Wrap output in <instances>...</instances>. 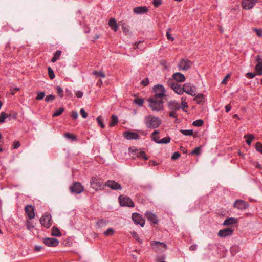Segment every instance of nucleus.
Wrapping results in <instances>:
<instances>
[{
    "label": "nucleus",
    "instance_id": "43",
    "mask_svg": "<svg viewBox=\"0 0 262 262\" xmlns=\"http://www.w3.org/2000/svg\"><path fill=\"white\" fill-rule=\"evenodd\" d=\"M48 71L49 76L50 77L51 79H53L55 77V75L53 70L52 69V68L50 67H49L48 68Z\"/></svg>",
    "mask_w": 262,
    "mask_h": 262
},
{
    "label": "nucleus",
    "instance_id": "26",
    "mask_svg": "<svg viewBox=\"0 0 262 262\" xmlns=\"http://www.w3.org/2000/svg\"><path fill=\"white\" fill-rule=\"evenodd\" d=\"M108 25L110 27V28L115 32L117 31L118 29V26L117 25L116 21L114 18H111L108 21Z\"/></svg>",
    "mask_w": 262,
    "mask_h": 262
},
{
    "label": "nucleus",
    "instance_id": "5",
    "mask_svg": "<svg viewBox=\"0 0 262 262\" xmlns=\"http://www.w3.org/2000/svg\"><path fill=\"white\" fill-rule=\"evenodd\" d=\"M118 199L120 206L129 207H134V202L128 196L120 195Z\"/></svg>",
    "mask_w": 262,
    "mask_h": 262
},
{
    "label": "nucleus",
    "instance_id": "38",
    "mask_svg": "<svg viewBox=\"0 0 262 262\" xmlns=\"http://www.w3.org/2000/svg\"><path fill=\"white\" fill-rule=\"evenodd\" d=\"M45 95V93L44 92H38L37 95L35 99L37 100H42Z\"/></svg>",
    "mask_w": 262,
    "mask_h": 262
},
{
    "label": "nucleus",
    "instance_id": "36",
    "mask_svg": "<svg viewBox=\"0 0 262 262\" xmlns=\"http://www.w3.org/2000/svg\"><path fill=\"white\" fill-rule=\"evenodd\" d=\"M97 121L98 124L102 128H104L105 127V125L103 122V118L101 116H99L97 117Z\"/></svg>",
    "mask_w": 262,
    "mask_h": 262
},
{
    "label": "nucleus",
    "instance_id": "30",
    "mask_svg": "<svg viewBox=\"0 0 262 262\" xmlns=\"http://www.w3.org/2000/svg\"><path fill=\"white\" fill-rule=\"evenodd\" d=\"M52 234L54 236L59 237L61 235V233L59 229L56 227H53L52 229Z\"/></svg>",
    "mask_w": 262,
    "mask_h": 262
},
{
    "label": "nucleus",
    "instance_id": "35",
    "mask_svg": "<svg viewBox=\"0 0 262 262\" xmlns=\"http://www.w3.org/2000/svg\"><path fill=\"white\" fill-rule=\"evenodd\" d=\"M25 225L27 227V228L29 230L34 228V225H33L32 222L29 219L26 221Z\"/></svg>",
    "mask_w": 262,
    "mask_h": 262
},
{
    "label": "nucleus",
    "instance_id": "3",
    "mask_svg": "<svg viewBox=\"0 0 262 262\" xmlns=\"http://www.w3.org/2000/svg\"><path fill=\"white\" fill-rule=\"evenodd\" d=\"M153 91L155 93L152 97L164 99L166 96V90L164 87L161 84H157L153 88Z\"/></svg>",
    "mask_w": 262,
    "mask_h": 262
},
{
    "label": "nucleus",
    "instance_id": "7",
    "mask_svg": "<svg viewBox=\"0 0 262 262\" xmlns=\"http://www.w3.org/2000/svg\"><path fill=\"white\" fill-rule=\"evenodd\" d=\"M192 62L186 58L182 59L179 62L178 67L180 70L187 71L192 66Z\"/></svg>",
    "mask_w": 262,
    "mask_h": 262
},
{
    "label": "nucleus",
    "instance_id": "17",
    "mask_svg": "<svg viewBox=\"0 0 262 262\" xmlns=\"http://www.w3.org/2000/svg\"><path fill=\"white\" fill-rule=\"evenodd\" d=\"M124 137L127 140H138L140 139V135L135 132L125 131L123 133Z\"/></svg>",
    "mask_w": 262,
    "mask_h": 262
},
{
    "label": "nucleus",
    "instance_id": "44",
    "mask_svg": "<svg viewBox=\"0 0 262 262\" xmlns=\"http://www.w3.org/2000/svg\"><path fill=\"white\" fill-rule=\"evenodd\" d=\"M255 71L257 75H262V65H257L255 66Z\"/></svg>",
    "mask_w": 262,
    "mask_h": 262
},
{
    "label": "nucleus",
    "instance_id": "13",
    "mask_svg": "<svg viewBox=\"0 0 262 262\" xmlns=\"http://www.w3.org/2000/svg\"><path fill=\"white\" fill-rule=\"evenodd\" d=\"M132 220L135 224H139L141 227H143L145 224V220L138 213H134L132 216Z\"/></svg>",
    "mask_w": 262,
    "mask_h": 262
},
{
    "label": "nucleus",
    "instance_id": "4",
    "mask_svg": "<svg viewBox=\"0 0 262 262\" xmlns=\"http://www.w3.org/2000/svg\"><path fill=\"white\" fill-rule=\"evenodd\" d=\"M90 185L92 188L96 191L101 190L103 188V182L101 179L95 177L92 178L90 182Z\"/></svg>",
    "mask_w": 262,
    "mask_h": 262
},
{
    "label": "nucleus",
    "instance_id": "9",
    "mask_svg": "<svg viewBox=\"0 0 262 262\" xmlns=\"http://www.w3.org/2000/svg\"><path fill=\"white\" fill-rule=\"evenodd\" d=\"M184 92L192 96L195 95V87L190 83H186L183 85Z\"/></svg>",
    "mask_w": 262,
    "mask_h": 262
},
{
    "label": "nucleus",
    "instance_id": "61",
    "mask_svg": "<svg viewBox=\"0 0 262 262\" xmlns=\"http://www.w3.org/2000/svg\"><path fill=\"white\" fill-rule=\"evenodd\" d=\"M161 4V0H153V5L155 7H158Z\"/></svg>",
    "mask_w": 262,
    "mask_h": 262
},
{
    "label": "nucleus",
    "instance_id": "14",
    "mask_svg": "<svg viewBox=\"0 0 262 262\" xmlns=\"http://www.w3.org/2000/svg\"><path fill=\"white\" fill-rule=\"evenodd\" d=\"M59 241L55 238H45L43 239V243L47 246L55 247L59 244Z\"/></svg>",
    "mask_w": 262,
    "mask_h": 262
},
{
    "label": "nucleus",
    "instance_id": "11",
    "mask_svg": "<svg viewBox=\"0 0 262 262\" xmlns=\"http://www.w3.org/2000/svg\"><path fill=\"white\" fill-rule=\"evenodd\" d=\"M169 85L178 94L182 95L184 93L183 86L173 82H169Z\"/></svg>",
    "mask_w": 262,
    "mask_h": 262
},
{
    "label": "nucleus",
    "instance_id": "27",
    "mask_svg": "<svg viewBox=\"0 0 262 262\" xmlns=\"http://www.w3.org/2000/svg\"><path fill=\"white\" fill-rule=\"evenodd\" d=\"M237 222V220L236 219L233 217H229L224 221L223 225L225 226L230 225L236 224Z\"/></svg>",
    "mask_w": 262,
    "mask_h": 262
},
{
    "label": "nucleus",
    "instance_id": "39",
    "mask_svg": "<svg viewBox=\"0 0 262 262\" xmlns=\"http://www.w3.org/2000/svg\"><path fill=\"white\" fill-rule=\"evenodd\" d=\"M7 117V114L4 112H2L0 114V123H4Z\"/></svg>",
    "mask_w": 262,
    "mask_h": 262
},
{
    "label": "nucleus",
    "instance_id": "63",
    "mask_svg": "<svg viewBox=\"0 0 262 262\" xmlns=\"http://www.w3.org/2000/svg\"><path fill=\"white\" fill-rule=\"evenodd\" d=\"M65 93H66V95L67 96L69 97V98L72 97V96L73 95L72 92L68 89H66V90L65 91Z\"/></svg>",
    "mask_w": 262,
    "mask_h": 262
},
{
    "label": "nucleus",
    "instance_id": "2",
    "mask_svg": "<svg viewBox=\"0 0 262 262\" xmlns=\"http://www.w3.org/2000/svg\"><path fill=\"white\" fill-rule=\"evenodd\" d=\"M144 123L147 127L150 128H156L161 124V121L158 117L149 115L145 117Z\"/></svg>",
    "mask_w": 262,
    "mask_h": 262
},
{
    "label": "nucleus",
    "instance_id": "50",
    "mask_svg": "<svg viewBox=\"0 0 262 262\" xmlns=\"http://www.w3.org/2000/svg\"><path fill=\"white\" fill-rule=\"evenodd\" d=\"M253 30L258 37H262V29L254 28Z\"/></svg>",
    "mask_w": 262,
    "mask_h": 262
},
{
    "label": "nucleus",
    "instance_id": "52",
    "mask_svg": "<svg viewBox=\"0 0 262 262\" xmlns=\"http://www.w3.org/2000/svg\"><path fill=\"white\" fill-rule=\"evenodd\" d=\"M181 156L179 152H175L171 156L172 160H177Z\"/></svg>",
    "mask_w": 262,
    "mask_h": 262
},
{
    "label": "nucleus",
    "instance_id": "64",
    "mask_svg": "<svg viewBox=\"0 0 262 262\" xmlns=\"http://www.w3.org/2000/svg\"><path fill=\"white\" fill-rule=\"evenodd\" d=\"M71 117L74 119H76L78 117V113L76 111H72L71 113Z\"/></svg>",
    "mask_w": 262,
    "mask_h": 262
},
{
    "label": "nucleus",
    "instance_id": "51",
    "mask_svg": "<svg viewBox=\"0 0 262 262\" xmlns=\"http://www.w3.org/2000/svg\"><path fill=\"white\" fill-rule=\"evenodd\" d=\"M200 151H201V148L200 147H197L196 148H194V150H193L191 154L192 155H198L200 154Z\"/></svg>",
    "mask_w": 262,
    "mask_h": 262
},
{
    "label": "nucleus",
    "instance_id": "58",
    "mask_svg": "<svg viewBox=\"0 0 262 262\" xmlns=\"http://www.w3.org/2000/svg\"><path fill=\"white\" fill-rule=\"evenodd\" d=\"M188 107L187 103L186 102H182L181 108H182L184 111L186 112V110H185V108H187Z\"/></svg>",
    "mask_w": 262,
    "mask_h": 262
},
{
    "label": "nucleus",
    "instance_id": "46",
    "mask_svg": "<svg viewBox=\"0 0 262 262\" xmlns=\"http://www.w3.org/2000/svg\"><path fill=\"white\" fill-rule=\"evenodd\" d=\"M114 233V230L113 228H110L106 231L104 232V234L105 236L112 235Z\"/></svg>",
    "mask_w": 262,
    "mask_h": 262
},
{
    "label": "nucleus",
    "instance_id": "29",
    "mask_svg": "<svg viewBox=\"0 0 262 262\" xmlns=\"http://www.w3.org/2000/svg\"><path fill=\"white\" fill-rule=\"evenodd\" d=\"M136 154L137 157L143 158L145 160H148V157L146 156V154L144 151L136 149Z\"/></svg>",
    "mask_w": 262,
    "mask_h": 262
},
{
    "label": "nucleus",
    "instance_id": "49",
    "mask_svg": "<svg viewBox=\"0 0 262 262\" xmlns=\"http://www.w3.org/2000/svg\"><path fill=\"white\" fill-rule=\"evenodd\" d=\"M64 136L66 138H67L68 139H71L72 140H76V137L69 133H66L64 134Z\"/></svg>",
    "mask_w": 262,
    "mask_h": 262
},
{
    "label": "nucleus",
    "instance_id": "24",
    "mask_svg": "<svg viewBox=\"0 0 262 262\" xmlns=\"http://www.w3.org/2000/svg\"><path fill=\"white\" fill-rule=\"evenodd\" d=\"M172 77L176 81L179 82H184L185 80V76L180 72L174 73L172 75Z\"/></svg>",
    "mask_w": 262,
    "mask_h": 262
},
{
    "label": "nucleus",
    "instance_id": "47",
    "mask_svg": "<svg viewBox=\"0 0 262 262\" xmlns=\"http://www.w3.org/2000/svg\"><path fill=\"white\" fill-rule=\"evenodd\" d=\"M55 96L54 95L51 94L47 95L45 98V101L46 102H49L50 101H52L55 99Z\"/></svg>",
    "mask_w": 262,
    "mask_h": 262
},
{
    "label": "nucleus",
    "instance_id": "28",
    "mask_svg": "<svg viewBox=\"0 0 262 262\" xmlns=\"http://www.w3.org/2000/svg\"><path fill=\"white\" fill-rule=\"evenodd\" d=\"M118 122V118L116 115H112L111 116V120L109 123L110 127L115 126Z\"/></svg>",
    "mask_w": 262,
    "mask_h": 262
},
{
    "label": "nucleus",
    "instance_id": "62",
    "mask_svg": "<svg viewBox=\"0 0 262 262\" xmlns=\"http://www.w3.org/2000/svg\"><path fill=\"white\" fill-rule=\"evenodd\" d=\"M256 61L257 65H262V58L260 57V56L258 55L256 56Z\"/></svg>",
    "mask_w": 262,
    "mask_h": 262
},
{
    "label": "nucleus",
    "instance_id": "53",
    "mask_svg": "<svg viewBox=\"0 0 262 262\" xmlns=\"http://www.w3.org/2000/svg\"><path fill=\"white\" fill-rule=\"evenodd\" d=\"M132 233V235L133 236V237L136 239L137 241H138L139 242H141L140 240V238H139V235L135 232V231H133L132 232H131Z\"/></svg>",
    "mask_w": 262,
    "mask_h": 262
},
{
    "label": "nucleus",
    "instance_id": "16",
    "mask_svg": "<svg viewBox=\"0 0 262 262\" xmlns=\"http://www.w3.org/2000/svg\"><path fill=\"white\" fill-rule=\"evenodd\" d=\"M105 186L110 188L113 190H121L122 187L121 186L113 180H108L105 183Z\"/></svg>",
    "mask_w": 262,
    "mask_h": 262
},
{
    "label": "nucleus",
    "instance_id": "12",
    "mask_svg": "<svg viewBox=\"0 0 262 262\" xmlns=\"http://www.w3.org/2000/svg\"><path fill=\"white\" fill-rule=\"evenodd\" d=\"M234 207L239 210H245L249 207L248 204L243 200H237L234 203Z\"/></svg>",
    "mask_w": 262,
    "mask_h": 262
},
{
    "label": "nucleus",
    "instance_id": "6",
    "mask_svg": "<svg viewBox=\"0 0 262 262\" xmlns=\"http://www.w3.org/2000/svg\"><path fill=\"white\" fill-rule=\"evenodd\" d=\"M40 223L42 226L49 228L52 225L51 216L48 213H45L40 219Z\"/></svg>",
    "mask_w": 262,
    "mask_h": 262
},
{
    "label": "nucleus",
    "instance_id": "19",
    "mask_svg": "<svg viewBox=\"0 0 262 262\" xmlns=\"http://www.w3.org/2000/svg\"><path fill=\"white\" fill-rule=\"evenodd\" d=\"M256 3V0H242V5L244 9L249 10L253 8Z\"/></svg>",
    "mask_w": 262,
    "mask_h": 262
},
{
    "label": "nucleus",
    "instance_id": "45",
    "mask_svg": "<svg viewBox=\"0 0 262 262\" xmlns=\"http://www.w3.org/2000/svg\"><path fill=\"white\" fill-rule=\"evenodd\" d=\"M63 108H60L58 110H57L53 114V117H57L60 115L63 112Z\"/></svg>",
    "mask_w": 262,
    "mask_h": 262
},
{
    "label": "nucleus",
    "instance_id": "41",
    "mask_svg": "<svg viewBox=\"0 0 262 262\" xmlns=\"http://www.w3.org/2000/svg\"><path fill=\"white\" fill-rule=\"evenodd\" d=\"M203 121L201 119H198L193 122L192 125L197 126L200 127L203 124Z\"/></svg>",
    "mask_w": 262,
    "mask_h": 262
},
{
    "label": "nucleus",
    "instance_id": "54",
    "mask_svg": "<svg viewBox=\"0 0 262 262\" xmlns=\"http://www.w3.org/2000/svg\"><path fill=\"white\" fill-rule=\"evenodd\" d=\"M80 113L83 118H86L87 117L88 114L84 108L80 109Z\"/></svg>",
    "mask_w": 262,
    "mask_h": 262
},
{
    "label": "nucleus",
    "instance_id": "37",
    "mask_svg": "<svg viewBox=\"0 0 262 262\" xmlns=\"http://www.w3.org/2000/svg\"><path fill=\"white\" fill-rule=\"evenodd\" d=\"M92 74L94 75H95L97 77H101L102 78H105V74L101 72V71H94L93 72Z\"/></svg>",
    "mask_w": 262,
    "mask_h": 262
},
{
    "label": "nucleus",
    "instance_id": "32",
    "mask_svg": "<svg viewBox=\"0 0 262 262\" xmlns=\"http://www.w3.org/2000/svg\"><path fill=\"white\" fill-rule=\"evenodd\" d=\"M254 136L251 134H248L244 136V138L246 139V143L249 145L251 144V142L252 140L254 139Z\"/></svg>",
    "mask_w": 262,
    "mask_h": 262
},
{
    "label": "nucleus",
    "instance_id": "8",
    "mask_svg": "<svg viewBox=\"0 0 262 262\" xmlns=\"http://www.w3.org/2000/svg\"><path fill=\"white\" fill-rule=\"evenodd\" d=\"M151 246L157 252H162L167 249L166 245L163 242L153 241L151 243Z\"/></svg>",
    "mask_w": 262,
    "mask_h": 262
},
{
    "label": "nucleus",
    "instance_id": "15",
    "mask_svg": "<svg viewBox=\"0 0 262 262\" xmlns=\"http://www.w3.org/2000/svg\"><path fill=\"white\" fill-rule=\"evenodd\" d=\"M25 211L29 219L32 220L35 217L34 208L32 205H26L25 207Z\"/></svg>",
    "mask_w": 262,
    "mask_h": 262
},
{
    "label": "nucleus",
    "instance_id": "18",
    "mask_svg": "<svg viewBox=\"0 0 262 262\" xmlns=\"http://www.w3.org/2000/svg\"><path fill=\"white\" fill-rule=\"evenodd\" d=\"M233 233V230L230 228L220 230L218 232L219 236L221 237H225L231 235Z\"/></svg>",
    "mask_w": 262,
    "mask_h": 262
},
{
    "label": "nucleus",
    "instance_id": "60",
    "mask_svg": "<svg viewBox=\"0 0 262 262\" xmlns=\"http://www.w3.org/2000/svg\"><path fill=\"white\" fill-rule=\"evenodd\" d=\"M169 116L170 117L177 118V115L176 111H172V110H171V111L170 112V113L169 114Z\"/></svg>",
    "mask_w": 262,
    "mask_h": 262
},
{
    "label": "nucleus",
    "instance_id": "20",
    "mask_svg": "<svg viewBox=\"0 0 262 262\" xmlns=\"http://www.w3.org/2000/svg\"><path fill=\"white\" fill-rule=\"evenodd\" d=\"M145 216L147 218V220L149 221L150 223L154 224H157L158 223V220L156 214L147 211L145 213Z\"/></svg>",
    "mask_w": 262,
    "mask_h": 262
},
{
    "label": "nucleus",
    "instance_id": "31",
    "mask_svg": "<svg viewBox=\"0 0 262 262\" xmlns=\"http://www.w3.org/2000/svg\"><path fill=\"white\" fill-rule=\"evenodd\" d=\"M61 54V51L60 50H57L56 52L54 54L53 57L52 59V62L54 63L57 60L59 59V57H60Z\"/></svg>",
    "mask_w": 262,
    "mask_h": 262
},
{
    "label": "nucleus",
    "instance_id": "33",
    "mask_svg": "<svg viewBox=\"0 0 262 262\" xmlns=\"http://www.w3.org/2000/svg\"><path fill=\"white\" fill-rule=\"evenodd\" d=\"M107 224V221L104 219H101L97 221V226L99 228L105 227Z\"/></svg>",
    "mask_w": 262,
    "mask_h": 262
},
{
    "label": "nucleus",
    "instance_id": "48",
    "mask_svg": "<svg viewBox=\"0 0 262 262\" xmlns=\"http://www.w3.org/2000/svg\"><path fill=\"white\" fill-rule=\"evenodd\" d=\"M256 150L262 154V144L259 142H257L255 145Z\"/></svg>",
    "mask_w": 262,
    "mask_h": 262
},
{
    "label": "nucleus",
    "instance_id": "59",
    "mask_svg": "<svg viewBox=\"0 0 262 262\" xmlns=\"http://www.w3.org/2000/svg\"><path fill=\"white\" fill-rule=\"evenodd\" d=\"M149 81L148 78H145L141 82V84L144 86L148 85L149 84Z\"/></svg>",
    "mask_w": 262,
    "mask_h": 262
},
{
    "label": "nucleus",
    "instance_id": "42",
    "mask_svg": "<svg viewBox=\"0 0 262 262\" xmlns=\"http://www.w3.org/2000/svg\"><path fill=\"white\" fill-rule=\"evenodd\" d=\"M56 89L57 90V93L58 95L60 96L61 98H62L63 97V89L59 86H57Z\"/></svg>",
    "mask_w": 262,
    "mask_h": 262
},
{
    "label": "nucleus",
    "instance_id": "22",
    "mask_svg": "<svg viewBox=\"0 0 262 262\" xmlns=\"http://www.w3.org/2000/svg\"><path fill=\"white\" fill-rule=\"evenodd\" d=\"M148 9L145 6L136 7L133 9V12L137 14H142L148 12Z\"/></svg>",
    "mask_w": 262,
    "mask_h": 262
},
{
    "label": "nucleus",
    "instance_id": "34",
    "mask_svg": "<svg viewBox=\"0 0 262 262\" xmlns=\"http://www.w3.org/2000/svg\"><path fill=\"white\" fill-rule=\"evenodd\" d=\"M180 132L185 136H191L193 134V130L192 129H181Z\"/></svg>",
    "mask_w": 262,
    "mask_h": 262
},
{
    "label": "nucleus",
    "instance_id": "21",
    "mask_svg": "<svg viewBox=\"0 0 262 262\" xmlns=\"http://www.w3.org/2000/svg\"><path fill=\"white\" fill-rule=\"evenodd\" d=\"M167 106L168 108L172 111H176L181 108L180 103L176 101H170L168 103Z\"/></svg>",
    "mask_w": 262,
    "mask_h": 262
},
{
    "label": "nucleus",
    "instance_id": "25",
    "mask_svg": "<svg viewBox=\"0 0 262 262\" xmlns=\"http://www.w3.org/2000/svg\"><path fill=\"white\" fill-rule=\"evenodd\" d=\"M154 141L158 144H167L170 141V138L169 137H166L163 138L162 139H156V137H154Z\"/></svg>",
    "mask_w": 262,
    "mask_h": 262
},
{
    "label": "nucleus",
    "instance_id": "10",
    "mask_svg": "<svg viewBox=\"0 0 262 262\" xmlns=\"http://www.w3.org/2000/svg\"><path fill=\"white\" fill-rule=\"evenodd\" d=\"M70 189L72 193L79 194L83 190V187L79 182H75L70 186Z\"/></svg>",
    "mask_w": 262,
    "mask_h": 262
},
{
    "label": "nucleus",
    "instance_id": "23",
    "mask_svg": "<svg viewBox=\"0 0 262 262\" xmlns=\"http://www.w3.org/2000/svg\"><path fill=\"white\" fill-rule=\"evenodd\" d=\"M193 100L198 104H202L205 102V96L202 93L195 94Z\"/></svg>",
    "mask_w": 262,
    "mask_h": 262
},
{
    "label": "nucleus",
    "instance_id": "56",
    "mask_svg": "<svg viewBox=\"0 0 262 262\" xmlns=\"http://www.w3.org/2000/svg\"><path fill=\"white\" fill-rule=\"evenodd\" d=\"M256 74L254 73L249 72L246 75V77L249 79H252L255 76Z\"/></svg>",
    "mask_w": 262,
    "mask_h": 262
},
{
    "label": "nucleus",
    "instance_id": "55",
    "mask_svg": "<svg viewBox=\"0 0 262 262\" xmlns=\"http://www.w3.org/2000/svg\"><path fill=\"white\" fill-rule=\"evenodd\" d=\"M170 29H168V31L166 32V37H167V39L169 40H171V41H173L174 40V38L171 37V34L169 33V31H170Z\"/></svg>",
    "mask_w": 262,
    "mask_h": 262
},
{
    "label": "nucleus",
    "instance_id": "57",
    "mask_svg": "<svg viewBox=\"0 0 262 262\" xmlns=\"http://www.w3.org/2000/svg\"><path fill=\"white\" fill-rule=\"evenodd\" d=\"M43 248V247L42 246H40V245H35L34 248V251L35 252H37L40 251Z\"/></svg>",
    "mask_w": 262,
    "mask_h": 262
},
{
    "label": "nucleus",
    "instance_id": "40",
    "mask_svg": "<svg viewBox=\"0 0 262 262\" xmlns=\"http://www.w3.org/2000/svg\"><path fill=\"white\" fill-rule=\"evenodd\" d=\"M134 102L138 106H142L144 103V100L142 98H137L134 100Z\"/></svg>",
    "mask_w": 262,
    "mask_h": 262
},
{
    "label": "nucleus",
    "instance_id": "1",
    "mask_svg": "<svg viewBox=\"0 0 262 262\" xmlns=\"http://www.w3.org/2000/svg\"><path fill=\"white\" fill-rule=\"evenodd\" d=\"M149 107L153 111H160L163 109L164 99L152 97L148 99Z\"/></svg>",
    "mask_w": 262,
    "mask_h": 262
}]
</instances>
